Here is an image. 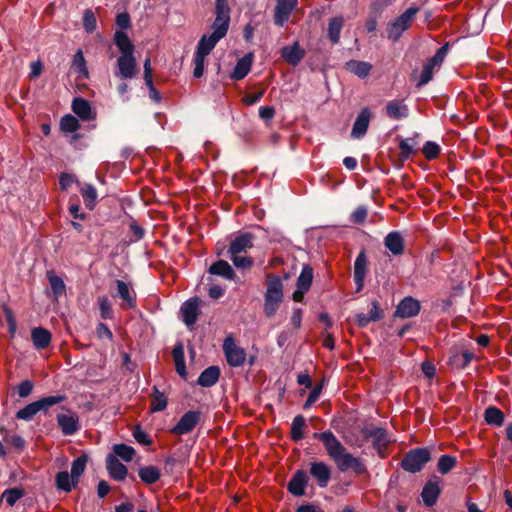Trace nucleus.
<instances>
[{
  "label": "nucleus",
  "mask_w": 512,
  "mask_h": 512,
  "mask_svg": "<svg viewBox=\"0 0 512 512\" xmlns=\"http://www.w3.org/2000/svg\"><path fill=\"white\" fill-rule=\"evenodd\" d=\"M313 281V268L305 264L302 267L301 273L297 278L296 287L301 290H309Z\"/></svg>",
  "instance_id": "nucleus-47"
},
{
  "label": "nucleus",
  "mask_w": 512,
  "mask_h": 512,
  "mask_svg": "<svg viewBox=\"0 0 512 512\" xmlns=\"http://www.w3.org/2000/svg\"><path fill=\"white\" fill-rule=\"evenodd\" d=\"M79 128L78 119L71 114L63 116L60 120V129L65 133H75Z\"/></svg>",
  "instance_id": "nucleus-54"
},
{
  "label": "nucleus",
  "mask_w": 512,
  "mask_h": 512,
  "mask_svg": "<svg viewBox=\"0 0 512 512\" xmlns=\"http://www.w3.org/2000/svg\"><path fill=\"white\" fill-rule=\"evenodd\" d=\"M25 496V490L20 487L8 488L3 491L1 500H5L6 504L13 507L17 501Z\"/></svg>",
  "instance_id": "nucleus-48"
},
{
  "label": "nucleus",
  "mask_w": 512,
  "mask_h": 512,
  "mask_svg": "<svg viewBox=\"0 0 512 512\" xmlns=\"http://www.w3.org/2000/svg\"><path fill=\"white\" fill-rule=\"evenodd\" d=\"M216 17L211 25L213 34L224 38L228 32L230 24V9L216 10Z\"/></svg>",
  "instance_id": "nucleus-22"
},
{
  "label": "nucleus",
  "mask_w": 512,
  "mask_h": 512,
  "mask_svg": "<svg viewBox=\"0 0 512 512\" xmlns=\"http://www.w3.org/2000/svg\"><path fill=\"white\" fill-rule=\"evenodd\" d=\"M79 482H75L73 480L71 474L67 471H60L55 476V485L57 489L64 491V492H70L73 488H76Z\"/></svg>",
  "instance_id": "nucleus-42"
},
{
  "label": "nucleus",
  "mask_w": 512,
  "mask_h": 512,
  "mask_svg": "<svg viewBox=\"0 0 512 512\" xmlns=\"http://www.w3.org/2000/svg\"><path fill=\"white\" fill-rule=\"evenodd\" d=\"M208 273L211 275L222 277L226 280L233 281L236 278V273L232 266L225 260H217L210 265Z\"/></svg>",
  "instance_id": "nucleus-27"
},
{
  "label": "nucleus",
  "mask_w": 512,
  "mask_h": 512,
  "mask_svg": "<svg viewBox=\"0 0 512 512\" xmlns=\"http://www.w3.org/2000/svg\"><path fill=\"white\" fill-rule=\"evenodd\" d=\"M100 316L102 319H112L113 310L109 299L106 296H102L98 299Z\"/></svg>",
  "instance_id": "nucleus-58"
},
{
  "label": "nucleus",
  "mask_w": 512,
  "mask_h": 512,
  "mask_svg": "<svg viewBox=\"0 0 512 512\" xmlns=\"http://www.w3.org/2000/svg\"><path fill=\"white\" fill-rule=\"evenodd\" d=\"M361 432L364 440L374 446L380 458H384V429L367 422Z\"/></svg>",
  "instance_id": "nucleus-8"
},
{
  "label": "nucleus",
  "mask_w": 512,
  "mask_h": 512,
  "mask_svg": "<svg viewBox=\"0 0 512 512\" xmlns=\"http://www.w3.org/2000/svg\"><path fill=\"white\" fill-rule=\"evenodd\" d=\"M77 184L80 187V194L83 198L85 207L90 211L94 210L97 205L98 198L95 186L90 183L81 184L80 182H77Z\"/></svg>",
  "instance_id": "nucleus-29"
},
{
  "label": "nucleus",
  "mask_w": 512,
  "mask_h": 512,
  "mask_svg": "<svg viewBox=\"0 0 512 512\" xmlns=\"http://www.w3.org/2000/svg\"><path fill=\"white\" fill-rule=\"evenodd\" d=\"M221 39V37L213 33L210 35H203L200 38L193 59L195 65L193 76L195 78H200L203 76L206 56L211 53V51Z\"/></svg>",
  "instance_id": "nucleus-5"
},
{
  "label": "nucleus",
  "mask_w": 512,
  "mask_h": 512,
  "mask_svg": "<svg viewBox=\"0 0 512 512\" xmlns=\"http://www.w3.org/2000/svg\"><path fill=\"white\" fill-rule=\"evenodd\" d=\"M254 235L250 232L239 233L234 240L231 241L228 253L231 256L239 255L248 248L253 247Z\"/></svg>",
  "instance_id": "nucleus-18"
},
{
  "label": "nucleus",
  "mask_w": 512,
  "mask_h": 512,
  "mask_svg": "<svg viewBox=\"0 0 512 512\" xmlns=\"http://www.w3.org/2000/svg\"><path fill=\"white\" fill-rule=\"evenodd\" d=\"M151 403L150 409L152 412H160L166 409L167 407V397L161 392L157 386H153V391L151 393Z\"/></svg>",
  "instance_id": "nucleus-46"
},
{
  "label": "nucleus",
  "mask_w": 512,
  "mask_h": 512,
  "mask_svg": "<svg viewBox=\"0 0 512 512\" xmlns=\"http://www.w3.org/2000/svg\"><path fill=\"white\" fill-rule=\"evenodd\" d=\"M17 393L20 398H27L34 389V382L26 379L22 381L17 387Z\"/></svg>",
  "instance_id": "nucleus-63"
},
{
  "label": "nucleus",
  "mask_w": 512,
  "mask_h": 512,
  "mask_svg": "<svg viewBox=\"0 0 512 512\" xmlns=\"http://www.w3.org/2000/svg\"><path fill=\"white\" fill-rule=\"evenodd\" d=\"M116 287L117 296L125 303L123 307L134 309L136 307V294L130 289L129 285L122 280H116Z\"/></svg>",
  "instance_id": "nucleus-30"
},
{
  "label": "nucleus",
  "mask_w": 512,
  "mask_h": 512,
  "mask_svg": "<svg viewBox=\"0 0 512 512\" xmlns=\"http://www.w3.org/2000/svg\"><path fill=\"white\" fill-rule=\"evenodd\" d=\"M38 412L40 411L38 410L34 401L18 410L15 414V417L19 420L31 421Z\"/></svg>",
  "instance_id": "nucleus-55"
},
{
  "label": "nucleus",
  "mask_w": 512,
  "mask_h": 512,
  "mask_svg": "<svg viewBox=\"0 0 512 512\" xmlns=\"http://www.w3.org/2000/svg\"><path fill=\"white\" fill-rule=\"evenodd\" d=\"M321 391H322V383L314 386L303 405V409H309L318 400V398L321 394Z\"/></svg>",
  "instance_id": "nucleus-64"
},
{
  "label": "nucleus",
  "mask_w": 512,
  "mask_h": 512,
  "mask_svg": "<svg viewBox=\"0 0 512 512\" xmlns=\"http://www.w3.org/2000/svg\"><path fill=\"white\" fill-rule=\"evenodd\" d=\"M422 153L427 160H434L440 154V147L437 143L428 141L423 146Z\"/></svg>",
  "instance_id": "nucleus-59"
},
{
  "label": "nucleus",
  "mask_w": 512,
  "mask_h": 512,
  "mask_svg": "<svg viewBox=\"0 0 512 512\" xmlns=\"http://www.w3.org/2000/svg\"><path fill=\"white\" fill-rule=\"evenodd\" d=\"M202 413L199 410H189L184 413L178 423L170 429L173 435H185L193 431L200 423Z\"/></svg>",
  "instance_id": "nucleus-9"
},
{
  "label": "nucleus",
  "mask_w": 512,
  "mask_h": 512,
  "mask_svg": "<svg viewBox=\"0 0 512 512\" xmlns=\"http://www.w3.org/2000/svg\"><path fill=\"white\" fill-rule=\"evenodd\" d=\"M337 465L338 469L345 472L349 469L353 470L357 474H361L365 471V467L359 458L354 457L352 454L347 453L346 450L339 454L336 459L333 460Z\"/></svg>",
  "instance_id": "nucleus-13"
},
{
  "label": "nucleus",
  "mask_w": 512,
  "mask_h": 512,
  "mask_svg": "<svg viewBox=\"0 0 512 512\" xmlns=\"http://www.w3.org/2000/svg\"><path fill=\"white\" fill-rule=\"evenodd\" d=\"M72 69L78 74L80 78L88 77L89 72L86 66V60L82 50L80 49L73 56Z\"/></svg>",
  "instance_id": "nucleus-49"
},
{
  "label": "nucleus",
  "mask_w": 512,
  "mask_h": 512,
  "mask_svg": "<svg viewBox=\"0 0 512 512\" xmlns=\"http://www.w3.org/2000/svg\"><path fill=\"white\" fill-rule=\"evenodd\" d=\"M368 214V208L365 205L358 206L350 215V221L361 225L365 222Z\"/></svg>",
  "instance_id": "nucleus-61"
},
{
  "label": "nucleus",
  "mask_w": 512,
  "mask_h": 512,
  "mask_svg": "<svg viewBox=\"0 0 512 512\" xmlns=\"http://www.w3.org/2000/svg\"><path fill=\"white\" fill-rule=\"evenodd\" d=\"M306 51L300 47L299 42L284 46L281 49V57L290 65L297 66L305 57Z\"/></svg>",
  "instance_id": "nucleus-24"
},
{
  "label": "nucleus",
  "mask_w": 512,
  "mask_h": 512,
  "mask_svg": "<svg viewBox=\"0 0 512 512\" xmlns=\"http://www.w3.org/2000/svg\"><path fill=\"white\" fill-rule=\"evenodd\" d=\"M199 304L200 299L195 296L188 299L181 305L180 311L182 314L183 322L186 326H193L197 322L198 316L200 314Z\"/></svg>",
  "instance_id": "nucleus-14"
},
{
  "label": "nucleus",
  "mask_w": 512,
  "mask_h": 512,
  "mask_svg": "<svg viewBox=\"0 0 512 512\" xmlns=\"http://www.w3.org/2000/svg\"><path fill=\"white\" fill-rule=\"evenodd\" d=\"M136 451L132 446L126 444H115L113 446V455L117 458H121L122 460L129 462L135 456Z\"/></svg>",
  "instance_id": "nucleus-52"
},
{
  "label": "nucleus",
  "mask_w": 512,
  "mask_h": 512,
  "mask_svg": "<svg viewBox=\"0 0 512 512\" xmlns=\"http://www.w3.org/2000/svg\"><path fill=\"white\" fill-rule=\"evenodd\" d=\"M298 0H276L274 9V23L282 27L289 19L292 11L297 7Z\"/></svg>",
  "instance_id": "nucleus-12"
},
{
  "label": "nucleus",
  "mask_w": 512,
  "mask_h": 512,
  "mask_svg": "<svg viewBox=\"0 0 512 512\" xmlns=\"http://www.w3.org/2000/svg\"><path fill=\"white\" fill-rule=\"evenodd\" d=\"M447 52L448 43L437 50L436 54L424 64L421 71L418 69L413 71L411 78L417 88L426 85L433 78L434 69L441 66Z\"/></svg>",
  "instance_id": "nucleus-4"
},
{
  "label": "nucleus",
  "mask_w": 512,
  "mask_h": 512,
  "mask_svg": "<svg viewBox=\"0 0 512 512\" xmlns=\"http://www.w3.org/2000/svg\"><path fill=\"white\" fill-rule=\"evenodd\" d=\"M67 399L64 394L51 395L42 397L35 401L36 406L40 412L47 413L48 409L54 405L60 404Z\"/></svg>",
  "instance_id": "nucleus-44"
},
{
  "label": "nucleus",
  "mask_w": 512,
  "mask_h": 512,
  "mask_svg": "<svg viewBox=\"0 0 512 512\" xmlns=\"http://www.w3.org/2000/svg\"><path fill=\"white\" fill-rule=\"evenodd\" d=\"M284 300V285L281 278L272 273L266 274V291L264 293L263 313L272 318Z\"/></svg>",
  "instance_id": "nucleus-1"
},
{
  "label": "nucleus",
  "mask_w": 512,
  "mask_h": 512,
  "mask_svg": "<svg viewBox=\"0 0 512 512\" xmlns=\"http://www.w3.org/2000/svg\"><path fill=\"white\" fill-rule=\"evenodd\" d=\"M253 62V56L251 53L246 54L241 59H239L234 67L233 72L231 73V78L233 80H242L245 78L251 70Z\"/></svg>",
  "instance_id": "nucleus-34"
},
{
  "label": "nucleus",
  "mask_w": 512,
  "mask_h": 512,
  "mask_svg": "<svg viewBox=\"0 0 512 512\" xmlns=\"http://www.w3.org/2000/svg\"><path fill=\"white\" fill-rule=\"evenodd\" d=\"M114 42L118 47L121 55L133 54L135 46L124 31H116L114 34Z\"/></svg>",
  "instance_id": "nucleus-41"
},
{
  "label": "nucleus",
  "mask_w": 512,
  "mask_h": 512,
  "mask_svg": "<svg viewBox=\"0 0 512 512\" xmlns=\"http://www.w3.org/2000/svg\"><path fill=\"white\" fill-rule=\"evenodd\" d=\"M230 259L232 260L234 266L240 269H249L253 266L254 263L253 259L247 256L230 255Z\"/></svg>",
  "instance_id": "nucleus-62"
},
{
  "label": "nucleus",
  "mask_w": 512,
  "mask_h": 512,
  "mask_svg": "<svg viewBox=\"0 0 512 512\" xmlns=\"http://www.w3.org/2000/svg\"><path fill=\"white\" fill-rule=\"evenodd\" d=\"M106 469L109 476L116 481H123L128 475L127 467L113 454L106 457Z\"/></svg>",
  "instance_id": "nucleus-23"
},
{
  "label": "nucleus",
  "mask_w": 512,
  "mask_h": 512,
  "mask_svg": "<svg viewBox=\"0 0 512 512\" xmlns=\"http://www.w3.org/2000/svg\"><path fill=\"white\" fill-rule=\"evenodd\" d=\"M143 69H144V81H145V85L147 86V88L149 90V97L153 101L158 103L161 100V95L153 84L152 67H151L150 58H147L144 61Z\"/></svg>",
  "instance_id": "nucleus-38"
},
{
  "label": "nucleus",
  "mask_w": 512,
  "mask_h": 512,
  "mask_svg": "<svg viewBox=\"0 0 512 512\" xmlns=\"http://www.w3.org/2000/svg\"><path fill=\"white\" fill-rule=\"evenodd\" d=\"M57 424L66 436L74 435L80 429L78 417L73 413L58 414Z\"/></svg>",
  "instance_id": "nucleus-25"
},
{
  "label": "nucleus",
  "mask_w": 512,
  "mask_h": 512,
  "mask_svg": "<svg viewBox=\"0 0 512 512\" xmlns=\"http://www.w3.org/2000/svg\"><path fill=\"white\" fill-rule=\"evenodd\" d=\"M132 435L139 444L144 446H150L153 443L152 438L139 425L134 427Z\"/></svg>",
  "instance_id": "nucleus-60"
},
{
  "label": "nucleus",
  "mask_w": 512,
  "mask_h": 512,
  "mask_svg": "<svg viewBox=\"0 0 512 512\" xmlns=\"http://www.w3.org/2000/svg\"><path fill=\"white\" fill-rule=\"evenodd\" d=\"M382 318V309L377 300H373L370 304L368 313H357L354 321L359 328L366 327L370 322L378 321Z\"/></svg>",
  "instance_id": "nucleus-17"
},
{
  "label": "nucleus",
  "mask_w": 512,
  "mask_h": 512,
  "mask_svg": "<svg viewBox=\"0 0 512 512\" xmlns=\"http://www.w3.org/2000/svg\"><path fill=\"white\" fill-rule=\"evenodd\" d=\"M343 25L344 19L342 16H337L330 19L327 29V37L332 44L339 43Z\"/></svg>",
  "instance_id": "nucleus-40"
},
{
  "label": "nucleus",
  "mask_w": 512,
  "mask_h": 512,
  "mask_svg": "<svg viewBox=\"0 0 512 512\" xmlns=\"http://www.w3.org/2000/svg\"><path fill=\"white\" fill-rule=\"evenodd\" d=\"M51 339V333L43 327H36L31 331V340L37 350L46 349L50 345Z\"/></svg>",
  "instance_id": "nucleus-31"
},
{
  "label": "nucleus",
  "mask_w": 512,
  "mask_h": 512,
  "mask_svg": "<svg viewBox=\"0 0 512 512\" xmlns=\"http://www.w3.org/2000/svg\"><path fill=\"white\" fill-rule=\"evenodd\" d=\"M346 65L347 69L359 78H365L368 76L371 69V65L369 63L357 60H350Z\"/></svg>",
  "instance_id": "nucleus-50"
},
{
  "label": "nucleus",
  "mask_w": 512,
  "mask_h": 512,
  "mask_svg": "<svg viewBox=\"0 0 512 512\" xmlns=\"http://www.w3.org/2000/svg\"><path fill=\"white\" fill-rule=\"evenodd\" d=\"M419 11V7L411 6L392 19L386 27L387 38L392 42L399 41L402 35L412 27Z\"/></svg>",
  "instance_id": "nucleus-2"
},
{
  "label": "nucleus",
  "mask_w": 512,
  "mask_h": 512,
  "mask_svg": "<svg viewBox=\"0 0 512 512\" xmlns=\"http://www.w3.org/2000/svg\"><path fill=\"white\" fill-rule=\"evenodd\" d=\"M386 249L394 256H399L404 253L405 242L400 232L394 231L386 235Z\"/></svg>",
  "instance_id": "nucleus-33"
},
{
  "label": "nucleus",
  "mask_w": 512,
  "mask_h": 512,
  "mask_svg": "<svg viewBox=\"0 0 512 512\" xmlns=\"http://www.w3.org/2000/svg\"><path fill=\"white\" fill-rule=\"evenodd\" d=\"M418 133H415L413 137L402 138L396 137L398 141L399 152L390 149L388 157L396 168H401L405 161H407L412 155H415L419 151V142L417 141Z\"/></svg>",
  "instance_id": "nucleus-3"
},
{
  "label": "nucleus",
  "mask_w": 512,
  "mask_h": 512,
  "mask_svg": "<svg viewBox=\"0 0 512 512\" xmlns=\"http://www.w3.org/2000/svg\"><path fill=\"white\" fill-rule=\"evenodd\" d=\"M46 277L49 281L54 299L58 300V298L66 292V285L63 279L56 275L54 270H48Z\"/></svg>",
  "instance_id": "nucleus-39"
},
{
  "label": "nucleus",
  "mask_w": 512,
  "mask_h": 512,
  "mask_svg": "<svg viewBox=\"0 0 512 512\" xmlns=\"http://www.w3.org/2000/svg\"><path fill=\"white\" fill-rule=\"evenodd\" d=\"M421 309L420 302L411 296L405 297L397 306L395 316L400 318H410L416 316Z\"/></svg>",
  "instance_id": "nucleus-20"
},
{
  "label": "nucleus",
  "mask_w": 512,
  "mask_h": 512,
  "mask_svg": "<svg viewBox=\"0 0 512 512\" xmlns=\"http://www.w3.org/2000/svg\"><path fill=\"white\" fill-rule=\"evenodd\" d=\"M408 114V106L403 100H392L386 104V115L392 119L400 120L406 118Z\"/></svg>",
  "instance_id": "nucleus-35"
},
{
  "label": "nucleus",
  "mask_w": 512,
  "mask_h": 512,
  "mask_svg": "<svg viewBox=\"0 0 512 512\" xmlns=\"http://www.w3.org/2000/svg\"><path fill=\"white\" fill-rule=\"evenodd\" d=\"M136 58L133 54L121 55L117 60L119 75L123 79H131L136 75Z\"/></svg>",
  "instance_id": "nucleus-21"
},
{
  "label": "nucleus",
  "mask_w": 512,
  "mask_h": 512,
  "mask_svg": "<svg viewBox=\"0 0 512 512\" xmlns=\"http://www.w3.org/2000/svg\"><path fill=\"white\" fill-rule=\"evenodd\" d=\"M89 461V456L86 453L81 454L79 457L73 460L71 464V476L75 482H79L80 477L83 475L87 463Z\"/></svg>",
  "instance_id": "nucleus-45"
},
{
  "label": "nucleus",
  "mask_w": 512,
  "mask_h": 512,
  "mask_svg": "<svg viewBox=\"0 0 512 512\" xmlns=\"http://www.w3.org/2000/svg\"><path fill=\"white\" fill-rule=\"evenodd\" d=\"M367 259L364 251H361L354 262V281L357 290H361L366 275Z\"/></svg>",
  "instance_id": "nucleus-32"
},
{
  "label": "nucleus",
  "mask_w": 512,
  "mask_h": 512,
  "mask_svg": "<svg viewBox=\"0 0 512 512\" xmlns=\"http://www.w3.org/2000/svg\"><path fill=\"white\" fill-rule=\"evenodd\" d=\"M223 351L230 367H240L246 361L245 350L235 344L232 336H228L224 340Z\"/></svg>",
  "instance_id": "nucleus-7"
},
{
  "label": "nucleus",
  "mask_w": 512,
  "mask_h": 512,
  "mask_svg": "<svg viewBox=\"0 0 512 512\" xmlns=\"http://www.w3.org/2000/svg\"><path fill=\"white\" fill-rule=\"evenodd\" d=\"M457 465V459L454 456L445 454L442 455L437 463V470L440 474H448Z\"/></svg>",
  "instance_id": "nucleus-53"
},
{
  "label": "nucleus",
  "mask_w": 512,
  "mask_h": 512,
  "mask_svg": "<svg viewBox=\"0 0 512 512\" xmlns=\"http://www.w3.org/2000/svg\"><path fill=\"white\" fill-rule=\"evenodd\" d=\"M220 375L221 371L218 366H209L200 373L197 384L205 388L212 387L218 382Z\"/></svg>",
  "instance_id": "nucleus-28"
},
{
  "label": "nucleus",
  "mask_w": 512,
  "mask_h": 512,
  "mask_svg": "<svg viewBox=\"0 0 512 512\" xmlns=\"http://www.w3.org/2000/svg\"><path fill=\"white\" fill-rule=\"evenodd\" d=\"M431 460L429 448H414L408 451L401 461V467L411 473L420 472L426 463Z\"/></svg>",
  "instance_id": "nucleus-6"
},
{
  "label": "nucleus",
  "mask_w": 512,
  "mask_h": 512,
  "mask_svg": "<svg viewBox=\"0 0 512 512\" xmlns=\"http://www.w3.org/2000/svg\"><path fill=\"white\" fill-rule=\"evenodd\" d=\"M138 477L146 485H152L161 478V471L158 467L147 465L138 469Z\"/></svg>",
  "instance_id": "nucleus-37"
},
{
  "label": "nucleus",
  "mask_w": 512,
  "mask_h": 512,
  "mask_svg": "<svg viewBox=\"0 0 512 512\" xmlns=\"http://www.w3.org/2000/svg\"><path fill=\"white\" fill-rule=\"evenodd\" d=\"M440 483L441 479L438 476H433L424 485L421 492V497L427 507H431L437 502V499L441 493Z\"/></svg>",
  "instance_id": "nucleus-15"
},
{
  "label": "nucleus",
  "mask_w": 512,
  "mask_h": 512,
  "mask_svg": "<svg viewBox=\"0 0 512 512\" xmlns=\"http://www.w3.org/2000/svg\"><path fill=\"white\" fill-rule=\"evenodd\" d=\"M307 427L306 419L299 414L294 417L291 424L290 437L294 442H298L304 438V429Z\"/></svg>",
  "instance_id": "nucleus-43"
},
{
  "label": "nucleus",
  "mask_w": 512,
  "mask_h": 512,
  "mask_svg": "<svg viewBox=\"0 0 512 512\" xmlns=\"http://www.w3.org/2000/svg\"><path fill=\"white\" fill-rule=\"evenodd\" d=\"M309 477L305 470H297L287 484V490L296 497L305 495V488L308 485Z\"/></svg>",
  "instance_id": "nucleus-16"
},
{
  "label": "nucleus",
  "mask_w": 512,
  "mask_h": 512,
  "mask_svg": "<svg viewBox=\"0 0 512 512\" xmlns=\"http://www.w3.org/2000/svg\"><path fill=\"white\" fill-rule=\"evenodd\" d=\"M504 413L497 407L490 406L485 410V421L488 424L501 426L504 423Z\"/></svg>",
  "instance_id": "nucleus-51"
},
{
  "label": "nucleus",
  "mask_w": 512,
  "mask_h": 512,
  "mask_svg": "<svg viewBox=\"0 0 512 512\" xmlns=\"http://www.w3.org/2000/svg\"><path fill=\"white\" fill-rule=\"evenodd\" d=\"M384 11V0H375L370 6L368 19L365 23L366 30L373 32L376 30L377 19L381 17Z\"/></svg>",
  "instance_id": "nucleus-36"
},
{
  "label": "nucleus",
  "mask_w": 512,
  "mask_h": 512,
  "mask_svg": "<svg viewBox=\"0 0 512 512\" xmlns=\"http://www.w3.org/2000/svg\"><path fill=\"white\" fill-rule=\"evenodd\" d=\"M83 27L87 33H93L97 28L96 16L94 12L90 9H87L84 12Z\"/></svg>",
  "instance_id": "nucleus-57"
},
{
  "label": "nucleus",
  "mask_w": 512,
  "mask_h": 512,
  "mask_svg": "<svg viewBox=\"0 0 512 512\" xmlns=\"http://www.w3.org/2000/svg\"><path fill=\"white\" fill-rule=\"evenodd\" d=\"M313 437L322 442L327 454L332 460L336 459L340 453L345 451V447L330 430L320 433L316 432L313 434Z\"/></svg>",
  "instance_id": "nucleus-10"
},
{
  "label": "nucleus",
  "mask_w": 512,
  "mask_h": 512,
  "mask_svg": "<svg viewBox=\"0 0 512 512\" xmlns=\"http://www.w3.org/2000/svg\"><path fill=\"white\" fill-rule=\"evenodd\" d=\"M474 354L469 351H464L461 354H455L452 358V363L458 368L463 369L468 366L472 361Z\"/></svg>",
  "instance_id": "nucleus-56"
},
{
  "label": "nucleus",
  "mask_w": 512,
  "mask_h": 512,
  "mask_svg": "<svg viewBox=\"0 0 512 512\" xmlns=\"http://www.w3.org/2000/svg\"><path fill=\"white\" fill-rule=\"evenodd\" d=\"M371 119V112L369 108L365 107L363 108L359 114L357 115L352 131H351V137L353 139H361L365 136L367 129L369 127V122Z\"/></svg>",
  "instance_id": "nucleus-19"
},
{
  "label": "nucleus",
  "mask_w": 512,
  "mask_h": 512,
  "mask_svg": "<svg viewBox=\"0 0 512 512\" xmlns=\"http://www.w3.org/2000/svg\"><path fill=\"white\" fill-rule=\"evenodd\" d=\"M72 111L83 121L92 120L96 114L92 111L91 104L82 97H76L72 101Z\"/></svg>",
  "instance_id": "nucleus-26"
},
{
  "label": "nucleus",
  "mask_w": 512,
  "mask_h": 512,
  "mask_svg": "<svg viewBox=\"0 0 512 512\" xmlns=\"http://www.w3.org/2000/svg\"><path fill=\"white\" fill-rule=\"evenodd\" d=\"M309 473L320 488L327 487L331 480V467L322 461L311 462Z\"/></svg>",
  "instance_id": "nucleus-11"
}]
</instances>
